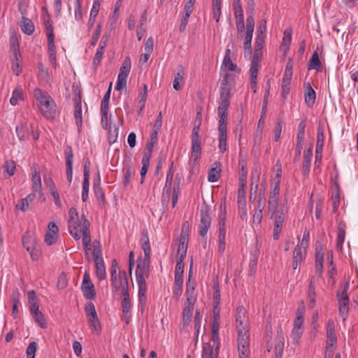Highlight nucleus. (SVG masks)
<instances>
[{
	"label": "nucleus",
	"instance_id": "59",
	"mask_svg": "<svg viewBox=\"0 0 358 358\" xmlns=\"http://www.w3.org/2000/svg\"><path fill=\"white\" fill-rule=\"evenodd\" d=\"M266 20L264 19L261 20L257 27V36L266 37Z\"/></svg>",
	"mask_w": 358,
	"mask_h": 358
},
{
	"label": "nucleus",
	"instance_id": "52",
	"mask_svg": "<svg viewBox=\"0 0 358 358\" xmlns=\"http://www.w3.org/2000/svg\"><path fill=\"white\" fill-rule=\"evenodd\" d=\"M231 96L230 89L229 87H222L220 92V103H227L230 104L229 98Z\"/></svg>",
	"mask_w": 358,
	"mask_h": 358
},
{
	"label": "nucleus",
	"instance_id": "2",
	"mask_svg": "<svg viewBox=\"0 0 358 358\" xmlns=\"http://www.w3.org/2000/svg\"><path fill=\"white\" fill-rule=\"evenodd\" d=\"M349 286V282H346L344 285L343 290H338L336 294V296L338 301V311L340 315L343 317V322L346 320L349 310V297L348 294Z\"/></svg>",
	"mask_w": 358,
	"mask_h": 358
},
{
	"label": "nucleus",
	"instance_id": "62",
	"mask_svg": "<svg viewBox=\"0 0 358 358\" xmlns=\"http://www.w3.org/2000/svg\"><path fill=\"white\" fill-rule=\"evenodd\" d=\"M124 185L127 187L130 181V177L132 174L131 167L130 165H127L124 169Z\"/></svg>",
	"mask_w": 358,
	"mask_h": 358
},
{
	"label": "nucleus",
	"instance_id": "31",
	"mask_svg": "<svg viewBox=\"0 0 358 358\" xmlns=\"http://www.w3.org/2000/svg\"><path fill=\"white\" fill-rule=\"evenodd\" d=\"M322 62L319 58L317 50H315L308 64V69H316L317 71H321Z\"/></svg>",
	"mask_w": 358,
	"mask_h": 358
},
{
	"label": "nucleus",
	"instance_id": "35",
	"mask_svg": "<svg viewBox=\"0 0 358 358\" xmlns=\"http://www.w3.org/2000/svg\"><path fill=\"white\" fill-rule=\"evenodd\" d=\"M304 312L305 308L303 305L299 306L296 313V318L294 321V327L296 328H302V325L304 321Z\"/></svg>",
	"mask_w": 358,
	"mask_h": 358
},
{
	"label": "nucleus",
	"instance_id": "32",
	"mask_svg": "<svg viewBox=\"0 0 358 358\" xmlns=\"http://www.w3.org/2000/svg\"><path fill=\"white\" fill-rule=\"evenodd\" d=\"M185 74L184 68L180 65L178 66V71L175 76V78L173 83V89L176 91H178L181 89V85H180V82L183 80L184 76Z\"/></svg>",
	"mask_w": 358,
	"mask_h": 358
},
{
	"label": "nucleus",
	"instance_id": "51",
	"mask_svg": "<svg viewBox=\"0 0 358 358\" xmlns=\"http://www.w3.org/2000/svg\"><path fill=\"white\" fill-rule=\"evenodd\" d=\"M220 169H217V167H212L208 171V179L209 182H214L219 180L220 177Z\"/></svg>",
	"mask_w": 358,
	"mask_h": 358
},
{
	"label": "nucleus",
	"instance_id": "14",
	"mask_svg": "<svg viewBox=\"0 0 358 358\" xmlns=\"http://www.w3.org/2000/svg\"><path fill=\"white\" fill-rule=\"evenodd\" d=\"M74 118L76 124L78 127V131H80L83 123L80 94L75 97Z\"/></svg>",
	"mask_w": 358,
	"mask_h": 358
},
{
	"label": "nucleus",
	"instance_id": "40",
	"mask_svg": "<svg viewBox=\"0 0 358 358\" xmlns=\"http://www.w3.org/2000/svg\"><path fill=\"white\" fill-rule=\"evenodd\" d=\"M213 348L214 346H211L209 343H203L202 358H217Z\"/></svg>",
	"mask_w": 358,
	"mask_h": 358
},
{
	"label": "nucleus",
	"instance_id": "48",
	"mask_svg": "<svg viewBox=\"0 0 358 358\" xmlns=\"http://www.w3.org/2000/svg\"><path fill=\"white\" fill-rule=\"evenodd\" d=\"M221 3L222 1L212 2L213 18L217 23L220 22L221 16Z\"/></svg>",
	"mask_w": 358,
	"mask_h": 358
},
{
	"label": "nucleus",
	"instance_id": "54",
	"mask_svg": "<svg viewBox=\"0 0 358 358\" xmlns=\"http://www.w3.org/2000/svg\"><path fill=\"white\" fill-rule=\"evenodd\" d=\"M93 255L94 259L102 258V252L99 241L94 240L93 241Z\"/></svg>",
	"mask_w": 358,
	"mask_h": 358
},
{
	"label": "nucleus",
	"instance_id": "10",
	"mask_svg": "<svg viewBox=\"0 0 358 358\" xmlns=\"http://www.w3.org/2000/svg\"><path fill=\"white\" fill-rule=\"evenodd\" d=\"M285 220V213L283 209L279 210L275 216L274 226H273V239L278 240L280 237L282 224Z\"/></svg>",
	"mask_w": 358,
	"mask_h": 358
},
{
	"label": "nucleus",
	"instance_id": "49",
	"mask_svg": "<svg viewBox=\"0 0 358 358\" xmlns=\"http://www.w3.org/2000/svg\"><path fill=\"white\" fill-rule=\"evenodd\" d=\"M14 56L15 57V61H13L12 69H13V73L16 76H19L22 69L20 68V64L18 62V57H20V51L17 49H15Z\"/></svg>",
	"mask_w": 358,
	"mask_h": 358
},
{
	"label": "nucleus",
	"instance_id": "6",
	"mask_svg": "<svg viewBox=\"0 0 358 358\" xmlns=\"http://www.w3.org/2000/svg\"><path fill=\"white\" fill-rule=\"evenodd\" d=\"M209 206L206 203H203L201 206V221L199 227V234L202 237H204L207 234L208 228L211 224V218L209 214Z\"/></svg>",
	"mask_w": 358,
	"mask_h": 358
},
{
	"label": "nucleus",
	"instance_id": "43",
	"mask_svg": "<svg viewBox=\"0 0 358 358\" xmlns=\"http://www.w3.org/2000/svg\"><path fill=\"white\" fill-rule=\"evenodd\" d=\"M23 96V90L20 86H17L13 92L12 96L10 99V103L13 106L17 103L19 99H22Z\"/></svg>",
	"mask_w": 358,
	"mask_h": 358
},
{
	"label": "nucleus",
	"instance_id": "50",
	"mask_svg": "<svg viewBox=\"0 0 358 358\" xmlns=\"http://www.w3.org/2000/svg\"><path fill=\"white\" fill-rule=\"evenodd\" d=\"M253 34L252 33H247L245 34V40H244V44L243 48L245 49V52H248L249 55H251L252 54V39Z\"/></svg>",
	"mask_w": 358,
	"mask_h": 358
},
{
	"label": "nucleus",
	"instance_id": "18",
	"mask_svg": "<svg viewBox=\"0 0 358 358\" xmlns=\"http://www.w3.org/2000/svg\"><path fill=\"white\" fill-rule=\"evenodd\" d=\"M304 98L306 105L308 107H313L315 102L316 94L310 83L306 84Z\"/></svg>",
	"mask_w": 358,
	"mask_h": 358
},
{
	"label": "nucleus",
	"instance_id": "22",
	"mask_svg": "<svg viewBox=\"0 0 358 358\" xmlns=\"http://www.w3.org/2000/svg\"><path fill=\"white\" fill-rule=\"evenodd\" d=\"M15 131L20 141L28 139L29 136V127L27 123H20L16 126Z\"/></svg>",
	"mask_w": 358,
	"mask_h": 358
},
{
	"label": "nucleus",
	"instance_id": "27",
	"mask_svg": "<svg viewBox=\"0 0 358 358\" xmlns=\"http://www.w3.org/2000/svg\"><path fill=\"white\" fill-rule=\"evenodd\" d=\"M36 195L34 194H29L25 198L20 199L15 208L17 210L25 211L29 208V204L33 201Z\"/></svg>",
	"mask_w": 358,
	"mask_h": 358
},
{
	"label": "nucleus",
	"instance_id": "44",
	"mask_svg": "<svg viewBox=\"0 0 358 358\" xmlns=\"http://www.w3.org/2000/svg\"><path fill=\"white\" fill-rule=\"evenodd\" d=\"M223 64L224 65L225 68L227 69L229 71H236L237 66L236 64L233 63L231 62V59L230 58V50L227 49L226 50V53L223 59Z\"/></svg>",
	"mask_w": 358,
	"mask_h": 358
},
{
	"label": "nucleus",
	"instance_id": "37",
	"mask_svg": "<svg viewBox=\"0 0 358 358\" xmlns=\"http://www.w3.org/2000/svg\"><path fill=\"white\" fill-rule=\"evenodd\" d=\"M183 290V279H174L173 295L178 301Z\"/></svg>",
	"mask_w": 358,
	"mask_h": 358
},
{
	"label": "nucleus",
	"instance_id": "7",
	"mask_svg": "<svg viewBox=\"0 0 358 358\" xmlns=\"http://www.w3.org/2000/svg\"><path fill=\"white\" fill-rule=\"evenodd\" d=\"M59 228L53 222H50L48 226V230L45 235V242L48 245L56 243L58 237Z\"/></svg>",
	"mask_w": 358,
	"mask_h": 358
},
{
	"label": "nucleus",
	"instance_id": "58",
	"mask_svg": "<svg viewBox=\"0 0 358 358\" xmlns=\"http://www.w3.org/2000/svg\"><path fill=\"white\" fill-rule=\"evenodd\" d=\"M89 187L90 178H83L82 199L84 202L86 201L88 198Z\"/></svg>",
	"mask_w": 358,
	"mask_h": 358
},
{
	"label": "nucleus",
	"instance_id": "12",
	"mask_svg": "<svg viewBox=\"0 0 358 358\" xmlns=\"http://www.w3.org/2000/svg\"><path fill=\"white\" fill-rule=\"evenodd\" d=\"M229 106V103L219 102L217 108V114L220 118L218 127H227Z\"/></svg>",
	"mask_w": 358,
	"mask_h": 358
},
{
	"label": "nucleus",
	"instance_id": "53",
	"mask_svg": "<svg viewBox=\"0 0 358 358\" xmlns=\"http://www.w3.org/2000/svg\"><path fill=\"white\" fill-rule=\"evenodd\" d=\"M34 238L29 235H26L22 238L23 246L27 251H30L33 247H35L34 245Z\"/></svg>",
	"mask_w": 358,
	"mask_h": 358
},
{
	"label": "nucleus",
	"instance_id": "30",
	"mask_svg": "<svg viewBox=\"0 0 358 358\" xmlns=\"http://www.w3.org/2000/svg\"><path fill=\"white\" fill-rule=\"evenodd\" d=\"M345 229H346V224L345 222L341 221L338 225L337 247L339 249H342L343 244L345 241Z\"/></svg>",
	"mask_w": 358,
	"mask_h": 358
},
{
	"label": "nucleus",
	"instance_id": "20",
	"mask_svg": "<svg viewBox=\"0 0 358 358\" xmlns=\"http://www.w3.org/2000/svg\"><path fill=\"white\" fill-rule=\"evenodd\" d=\"M312 155H313L312 147H310L309 148L306 150L304 152L303 167H302V173L304 176L308 174V173L310 171Z\"/></svg>",
	"mask_w": 358,
	"mask_h": 358
},
{
	"label": "nucleus",
	"instance_id": "25",
	"mask_svg": "<svg viewBox=\"0 0 358 358\" xmlns=\"http://www.w3.org/2000/svg\"><path fill=\"white\" fill-rule=\"evenodd\" d=\"M280 187V180L278 179L275 181V182L271 186V189L269 192L268 201L278 202Z\"/></svg>",
	"mask_w": 358,
	"mask_h": 358
},
{
	"label": "nucleus",
	"instance_id": "64",
	"mask_svg": "<svg viewBox=\"0 0 358 358\" xmlns=\"http://www.w3.org/2000/svg\"><path fill=\"white\" fill-rule=\"evenodd\" d=\"M43 180L49 192L56 190V186L50 175H44Z\"/></svg>",
	"mask_w": 358,
	"mask_h": 358
},
{
	"label": "nucleus",
	"instance_id": "24",
	"mask_svg": "<svg viewBox=\"0 0 358 358\" xmlns=\"http://www.w3.org/2000/svg\"><path fill=\"white\" fill-rule=\"evenodd\" d=\"M219 131V149L223 153L227 150V127H218Z\"/></svg>",
	"mask_w": 358,
	"mask_h": 358
},
{
	"label": "nucleus",
	"instance_id": "41",
	"mask_svg": "<svg viewBox=\"0 0 358 358\" xmlns=\"http://www.w3.org/2000/svg\"><path fill=\"white\" fill-rule=\"evenodd\" d=\"M31 315L34 320L38 324L41 328L45 329L48 327L47 321L45 318V316L42 312L40 310L38 312H35L31 313Z\"/></svg>",
	"mask_w": 358,
	"mask_h": 358
},
{
	"label": "nucleus",
	"instance_id": "55",
	"mask_svg": "<svg viewBox=\"0 0 358 358\" xmlns=\"http://www.w3.org/2000/svg\"><path fill=\"white\" fill-rule=\"evenodd\" d=\"M38 345L35 341L31 342L26 350L27 358H35Z\"/></svg>",
	"mask_w": 358,
	"mask_h": 358
},
{
	"label": "nucleus",
	"instance_id": "56",
	"mask_svg": "<svg viewBox=\"0 0 358 358\" xmlns=\"http://www.w3.org/2000/svg\"><path fill=\"white\" fill-rule=\"evenodd\" d=\"M306 126V120H302L298 126V132L296 135V140H303L305 136V128Z\"/></svg>",
	"mask_w": 358,
	"mask_h": 358
},
{
	"label": "nucleus",
	"instance_id": "36",
	"mask_svg": "<svg viewBox=\"0 0 358 358\" xmlns=\"http://www.w3.org/2000/svg\"><path fill=\"white\" fill-rule=\"evenodd\" d=\"M184 259L185 258H182V257L178 258L175 268L174 279H183Z\"/></svg>",
	"mask_w": 358,
	"mask_h": 358
},
{
	"label": "nucleus",
	"instance_id": "34",
	"mask_svg": "<svg viewBox=\"0 0 358 358\" xmlns=\"http://www.w3.org/2000/svg\"><path fill=\"white\" fill-rule=\"evenodd\" d=\"M292 78L291 76H284L282 79V96L284 99L287 98V96L289 93L290 90V84L292 82Z\"/></svg>",
	"mask_w": 358,
	"mask_h": 358
},
{
	"label": "nucleus",
	"instance_id": "29",
	"mask_svg": "<svg viewBox=\"0 0 358 358\" xmlns=\"http://www.w3.org/2000/svg\"><path fill=\"white\" fill-rule=\"evenodd\" d=\"M81 290L85 299L92 300L96 296V291L93 283L90 285H82Z\"/></svg>",
	"mask_w": 358,
	"mask_h": 358
},
{
	"label": "nucleus",
	"instance_id": "46",
	"mask_svg": "<svg viewBox=\"0 0 358 358\" xmlns=\"http://www.w3.org/2000/svg\"><path fill=\"white\" fill-rule=\"evenodd\" d=\"M306 255V248L297 245L293 251V259L303 262Z\"/></svg>",
	"mask_w": 358,
	"mask_h": 358
},
{
	"label": "nucleus",
	"instance_id": "13",
	"mask_svg": "<svg viewBox=\"0 0 358 358\" xmlns=\"http://www.w3.org/2000/svg\"><path fill=\"white\" fill-rule=\"evenodd\" d=\"M31 182L33 189L36 192L41 189V179L39 173V166L37 164H34L31 166Z\"/></svg>",
	"mask_w": 358,
	"mask_h": 358
},
{
	"label": "nucleus",
	"instance_id": "33",
	"mask_svg": "<svg viewBox=\"0 0 358 358\" xmlns=\"http://www.w3.org/2000/svg\"><path fill=\"white\" fill-rule=\"evenodd\" d=\"M284 350V337L282 334H280L278 332V336L276 338V342L275 345V358H281L282 356V352Z\"/></svg>",
	"mask_w": 358,
	"mask_h": 358
},
{
	"label": "nucleus",
	"instance_id": "19",
	"mask_svg": "<svg viewBox=\"0 0 358 358\" xmlns=\"http://www.w3.org/2000/svg\"><path fill=\"white\" fill-rule=\"evenodd\" d=\"M83 226L80 229L83 234V242H91V236L90 231V223L85 214H82Z\"/></svg>",
	"mask_w": 358,
	"mask_h": 358
},
{
	"label": "nucleus",
	"instance_id": "47",
	"mask_svg": "<svg viewBox=\"0 0 358 358\" xmlns=\"http://www.w3.org/2000/svg\"><path fill=\"white\" fill-rule=\"evenodd\" d=\"M193 307L185 306L182 311V321L184 324L191 322L193 315Z\"/></svg>",
	"mask_w": 358,
	"mask_h": 358
},
{
	"label": "nucleus",
	"instance_id": "8",
	"mask_svg": "<svg viewBox=\"0 0 358 358\" xmlns=\"http://www.w3.org/2000/svg\"><path fill=\"white\" fill-rule=\"evenodd\" d=\"M150 260L142 259L137 260V266L136 268V280H138L141 278H145L144 275L148 277L150 273Z\"/></svg>",
	"mask_w": 358,
	"mask_h": 358
},
{
	"label": "nucleus",
	"instance_id": "28",
	"mask_svg": "<svg viewBox=\"0 0 358 358\" xmlns=\"http://www.w3.org/2000/svg\"><path fill=\"white\" fill-rule=\"evenodd\" d=\"M96 266V274L97 278L102 280L106 278V268L103 258L94 259Z\"/></svg>",
	"mask_w": 358,
	"mask_h": 358
},
{
	"label": "nucleus",
	"instance_id": "17",
	"mask_svg": "<svg viewBox=\"0 0 358 358\" xmlns=\"http://www.w3.org/2000/svg\"><path fill=\"white\" fill-rule=\"evenodd\" d=\"M137 281L138 286V300L139 303L141 306V308L145 306L146 303V290H147V286L145 282V278H141Z\"/></svg>",
	"mask_w": 358,
	"mask_h": 358
},
{
	"label": "nucleus",
	"instance_id": "38",
	"mask_svg": "<svg viewBox=\"0 0 358 358\" xmlns=\"http://www.w3.org/2000/svg\"><path fill=\"white\" fill-rule=\"evenodd\" d=\"M238 331V345L249 343L248 328H242Z\"/></svg>",
	"mask_w": 358,
	"mask_h": 358
},
{
	"label": "nucleus",
	"instance_id": "26",
	"mask_svg": "<svg viewBox=\"0 0 358 358\" xmlns=\"http://www.w3.org/2000/svg\"><path fill=\"white\" fill-rule=\"evenodd\" d=\"M308 299L310 300L308 307L313 308L316 302V294L315 289V277L312 276L310 280V285L308 287Z\"/></svg>",
	"mask_w": 358,
	"mask_h": 358
},
{
	"label": "nucleus",
	"instance_id": "63",
	"mask_svg": "<svg viewBox=\"0 0 358 358\" xmlns=\"http://www.w3.org/2000/svg\"><path fill=\"white\" fill-rule=\"evenodd\" d=\"M255 27V18L254 15H248L246 19V32L253 34Z\"/></svg>",
	"mask_w": 358,
	"mask_h": 358
},
{
	"label": "nucleus",
	"instance_id": "57",
	"mask_svg": "<svg viewBox=\"0 0 358 358\" xmlns=\"http://www.w3.org/2000/svg\"><path fill=\"white\" fill-rule=\"evenodd\" d=\"M104 50H105V48H101L99 46L98 49L96 50V52L93 58V66H94L95 67H96L99 64V63L103 57Z\"/></svg>",
	"mask_w": 358,
	"mask_h": 358
},
{
	"label": "nucleus",
	"instance_id": "11",
	"mask_svg": "<svg viewBox=\"0 0 358 358\" xmlns=\"http://www.w3.org/2000/svg\"><path fill=\"white\" fill-rule=\"evenodd\" d=\"M69 231L70 234L76 239L79 240L80 238V229L83 226L82 217L78 220H69Z\"/></svg>",
	"mask_w": 358,
	"mask_h": 358
},
{
	"label": "nucleus",
	"instance_id": "16",
	"mask_svg": "<svg viewBox=\"0 0 358 358\" xmlns=\"http://www.w3.org/2000/svg\"><path fill=\"white\" fill-rule=\"evenodd\" d=\"M94 192L99 205H103L105 202V194L102 187H101L99 173H98L97 178L94 180Z\"/></svg>",
	"mask_w": 358,
	"mask_h": 358
},
{
	"label": "nucleus",
	"instance_id": "39",
	"mask_svg": "<svg viewBox=\"0 0 358 358\" xmlns=\"http://www.w3.org/2000/svg\"><path fill=\"white\" fill-rule=\"evenodd\" d=\"M118 133H119V128L116 125H109L108 127V140L109 144H113L116 142L117 137H118Z\"/></svg>",
	"mask_w": 358,
	"mask_h": 358
},
{
	"label": "nucleus",
	"instance_id": "45",
	"mask_svg": "<svg viewBox=\"0 0 358 358\" xmlns=\"http://www.w3.org/2000/svg\"><path fill=\"white\" fill-rule=\"evenodd\" d=\"M111 87H112V83H110L108 90L104 94L103 98L101 101V108H100L101 111H108L109 99H110V96Z\"/></svg>",
	"mask_w": 358,
	"mask_h": 358
},
{
	"label": "nucleus",
	"instance_id": "9",
	"mask_svg": "<svg viewBox=\"0 0 358 358\" xmlns=\"http://www.w3.org/2000/svg\"><path fill=\"white\" fill-rule=\"evenodd\" d=\"M173 162H172L169 171L166 175V183L162 192V202H168L169 200V196L171 195V192L172 180L173 177Z\"/></svg>",
	"mask_w": 358,
	"mask_h": 358
},
{
	"label": "nucleus",
	"instance_id": "4",
	"mask_svg": "<svg viewBox=\"0 0 358 358\" xmlns=\"http://www.w3.org/2000/svg\"><path fill=\"white\" fill-rule=\"evenodd\" d=\"M85 312L87 317L90 327L97 333L100 334L101 327L98 318L95 306L92 302H87L85 306Z\"/></svg>",
	"mask_w": 358,
	"mask_h": 358
},
{
	"label": "nucleus",
	"instance_id": "1",
	"mask_svg": "<svg viewBox=\"0 0 358 358\" xmlns=\"http://www.w3.org/2000/svg\"><path fill=\"white\" fill-rule=\"evenodd\" d=\"M34 97L40 111L47 118L52 117L54 114V101L51 96L39 88L34 90Z\"/></svg>",
	"mask_w": 358,
	"mask_h": 358
},
{
	"label": "nucleus",
	"instance_id": "15",
	"mask_svg": "<svg viewBox=\"0 0 358 358\" xmlns=\"http://www.w3.org/2000/svg\"><path fill=\"white\" fill-rule=\"evenodd\" d=\"M245 310L243 306H239L236 309V323L237 329L248 328L247 319L245 318Z\"/></svg>",
	"mask_w": 358,
	"mask_h": 358
},
{
	"label": "nucleus",
	"instance_id": "42",
	"mask_svg": "<svg viewBox=\"0 0 358 358\" xmlns=\"http://www.w3.org/2000/svg\"><path fill=\"white\" fill-rule=\"evenodd\" d=\"M130 70H131V60L129 57H127L120 69V72H119V76H120L121 77H128L129 74V72H130Z\"/></svg>",
	"mask_w": 358,
	"mask_h": 358
},
{
	"label": "nucleus",
	"instance_id": "21",
	"mask_svg": "<svg viewBox=\"0 0 358 358\" xmlns=\"http://www.w3.org/2000/svg\"><path fill=\"white\" fill-rule=\"evenodd\" d=\"M20 28L22 31L27 35L33 34L35 30L34 24L32 22L31 20L24 16L22 17Z\"/></svg>",
	"mask_w": 358,
	"mask_h": 358
},
{
	"label": "nucleus",
	"instance_id": "5",
	"mask_svg": "<svg viewBox=\"0 0 358 358\" xmlns=\"http://www.w3.org/2000/svg\"><path fill=\"white\" fill-rule=\"evenodd\" d=\"M209 206L206 203H203L201 206V221L199 227V234L202 237H204L207 234L208 228L211 224V218L209 214Z\"/></svg>",
	"mask_w": 358,
	"mask_h": 358
},
{
	"label": "nucleus",
	"instance_id": "3",
	"mask_svg": "<svg viewBox=\"0 0 358 358\" xmlns=\"http://www.w3.org/2000/svg\"><path fill=\"white\" fill-rule=\"evenodd\" d=\"M191 143L192 148L189 163L192 166H195L198 164V160L201 155V140L196 131L192 133Z\"/></svg>",
	"mask_w": 358,
	"mask_h": 358
},
{
	"label": "nucleus",
	"instance_id": "61",
	"mask_svg": "<svg viewBox=\"0 0 358 358\" xmlns=\"http://www.w3.org/2000/svg\"><path fill=\"white\" fill-rule=\"evenodd\" d=\"M292 41V30L285 29L283 34L282 47H288Z\"/></svg>",
	"mask_w": 358,
	"mask_h": 358
},
{
	"label": "nucleus",
	"instance_id": "60",
	"mask_svg": "<svg viewBox=\"0 0 358 358\" xmlns=\"http://www.w3.org/2000/svg\"><path fill=\"white\" fill-rule=\"evenodd\" d=\"M238 210L240 213V216L242 220H244L247 215L245 199H241V201H238Z\"/></svg>",
	"mask_w": 358,
	"mask_h": 358
},
{
	"label": "nucleus",
	"instance_id": "23",
	"mask_svg": "<svg viewBox=\"0 0 358 358\" xmlns=\"http://www.w3.org/2000/svg\"><path fill=\"white\" fill-rule=\"evenodd\" d=\"M29 302L30 303L29 310L31 314L39 311L38 299L34 290L27 292Z\"/></svg>",
	"mask_w": 358,
	"mask_h": 358
}]
</instances>
